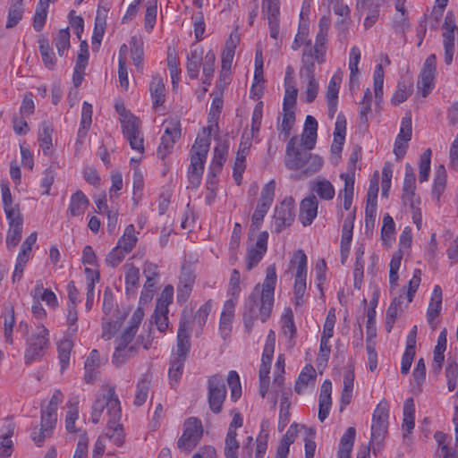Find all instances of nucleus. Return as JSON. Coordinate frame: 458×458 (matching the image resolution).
Segmentation results:
<instances>
[{
    "mask_svg": "<svg viewBox=\"0 0 458 458\" xmlns=\"http://www.w3.org/2000/svg\"><path fill=\"white\" fill-rule=\"evenodd\" d=\"M276 281V266L269 265L262 284L255 285L245 302L243 323L248 333L251 331L256 320L266 322L269 318L274 306Z\"/></svg>",
    "mask_w": 458,
    "mask_h": 458,
    "instance_id": "nucleus-1",
    "label": "nucleus"
},
{
    "mask_svg": "<svg viewBox=\"0 0 458 458\" xmlns=\"http://www.w3.org/2000/svg\"><path fill=\"white\" fill-rule=\"evenodd\" d=\"M211 126L203 129V137L198 136L191 149V164L188 169V180L192 188L200 184L204 165L210 146Z\"/></svg>",
    "mask_w": 458,
    "mask_h": 458,
    "instance_id": "nucleus-2",
    "label": "nucleus"
},
{
    "mask_svg": "<svg viewBox=\"0 0 458 458\" xmlns=\"http://www.w3.org/2000/svg\"><path fill=\"white\" fill-rule=\"evenodd\" d=\"M104 412H106L107 420L114 421L122 418L120 400L114 386L105 388L103 393L94 401L91 407V422L98 424L101 420Z\"/></svg>",
    "mask_w": 458,
    "mask_h": 458,
    "instance_id": "nucleus-3",
    "label": "nucleus"
},
{
    "mask_svg": "<svg viewBox=\"0 0 458 458\" xmlns=\"http://www.w3.org/2000/svg\"><path fill=\"white\" fill-rule=\"evenodd\" d=\"M143 317L144 311L139 307L131 318L129 327L124 329L121 336L117 339V345L113 355V362L116 365L123 364L126 358L133 356L136 352V345L138 344L139 340H137V343L134 345L128 346V344L132 341L135 334L137 333Z\"/></svg>",
    "mask_w": 458,
    "mask_h": 458,
    "instance_id": "nucleus-4",
    "label": "nucleus"
},
{
    "mask_svg": "<svg viewBox=\"0 0 458 458\" xmlns=\"http://www.w3.org/2000/svg\"><path fill=\"white\" fill-rule=\"evenodd\" d=\"M307 263L308 259L302 250H299L293 253L291 264L296 266V273L294 276L293 301L296 308L302 306L305 302Z\"/></svg>",
    "mask_w": 458,
    "mask_h": 458,
    "instance_id": "nucleus-5",
    "label": "nucleus"
},
{
    "mask_svg": "<svg viewBox=\"0 0 458 458\" xmlns=\"http://www.w3.org/2000/svg\"><path fill=\"white\" fill-rule=\"evenodd\" d=\"M203 435V426L199 419L188 418L182 427V435L177 441V446L181 451L191 452L196 447Z\"/></svg>",
    "mask_w": 458,
    "mask_h": 458,
    "instance_id": "nucleus-6",
    "label": "nucleus"
},
{
    "mask_svg": "<svg viewBox=\"0 0 458 458\" xmlns=\"http://www.w3.org/2000/svg\"><path fill=\"white\" fill-rule=\"evenodd\" d=\"M121 123L123 136L129 141L131 149L142 155L144 153V137L140 119L132 114H125Z\"/></svg>",
    "mask_w": 458,
    "mask_h": 458,
    "instance_id": "nucleus-7",
    "label": "nucleus"
},
{
    "mask_svg": "<svg viewBox=\"0 0 458 458\" xmlns=\"http://www.w3.org/2000/svg\"><path fill=\"white\" fill-rule=\"evenodd\" d=\"M49 346L48 330L40 326L37 334L31 335L27 341V347L24 353V360L27 365L44 356L45 351Z\"/></svg>",
    "mask_w": 458,
    "mask_h": 458,
    "instance_id": "nucleus-8",
    "label": "nucleus"
},
{
    "mask_svg": "<svg viewBox=\"0 0 458 458\" xmlns=\"http://www.w3.org/2000/svg\"><path fill=\"white\" fill-rule=\"evenodd\" d=\"M226 397V387L221 375H214L208 381V399L210 410L219 413Z\"/></svg>",
    "mask_w": 458,
    "mask_h": 458,
    "instance_id": "nucleus-9",
    "label": "nucleus"
},
{
    "mask_svg": "<svg viewBox=\"0 0 458 458\" xmlns=\"http://www.w3.org/2000/svg\"><path fill=\"white\" fill-rule=\"evenodd\" d=\"M437 73V56L432 54L427 57L417 83L418 90L426 98L435 86Z\"/></svg>",
    "mask_w": 458,
    "mask_h": 458,
    "instance_id": "nucleus-10",
    "label": "nucleus"
},
{
    "mask_svg": "<svg viewBox=\"0 0 458 458\" xmlns=\"http://www.w3.org/2000/svg\"><path fill=\"white\" fill-rule=\"evenodd\" d=\"M297 137H292L287 143L284 164L291 170H300L310 156V149L303 147H296Z\"/></svg>",
    "mask_w": 458,
    "mask_h": 458,
    "instance_id": "nucleus-11",
    "label": "nucleus"
},
{
    "mask_svg": "<svg viewBox=\"0 0 458 458\" xmlns=\"http://www.w3.org/2000/svg\"><path fill=\"white\" fill-rule=\"evenodd\" d=\"M358 157V152H352L350 156L347 173L340 174V178L344 182V187L339 196L342 194L344 196V208L345 210H349L352 203L354 191V171Z\"/></svg>",
    "mask_w": 458,
    "mask_h": 458,
    "instance_id": "nucleus-12",
    "label": "nucleus"
},
{
    "mask_svg": "<svg viewBox=\"0 0 458 458\" xmlns=\"http://www.w3.org/2000/svg\"><path fill=\"white\" fill-rule=\"evenodd\" d=\"M294 200L293 198L284 199L276 207L274 214V225L276 233L290 226L294 221Z\"/></svg>",
    "mask_w": 458,
    "mask_h": 458,
    "instance_id": "nucleus-13",
    "label": "nucleus"
},
{
    "mask_svg": "<svg viewBox=\"0 0 458 458\" xmlns=\"http://www.w3.org/2000/svg\"><path fill=\"white\" fill-rule=\"evenodd\" d=\"M388 410L385 404L379 403L373 412L371 424V441H383L388 425Z\"/></svg>",
    "mask_w": 458,
    "mask_h": 458,
    "instance_id": "nucleus-14",
    "label": "nucleus"
},
{
    "mask_svg": "<svg viewBox=\"0 0 458 458\" xmlns=\"http://www.w3.org/2000/svg\"><path fill=\"white\" fill-rule=\"evenodd\" d=\"M268 233L264 231L261 232L257 238L254 244L250 245L247 249L246 255V268L250 271L255 267L259 261L263 259L267 250Z\"/></svg>",
    "mask_w": 458,
    "mask_h": 458,
    "instance_id": "nucleus-15",
    "label": "nucleus"
},
{
    "mask_svg": "<svg viewBox=\"0 0 458 458\" xmlns=\"http://www.w3.org/2000/svg\"><path fill=\"white\" fill-rule=\"evenodd\" d=\"M262 15L268 21L270 37L276 39L279 35L280 0H262Z\"/></svg>",
    "mask_w": 458,
    "mask_h": 458,
    "instance_id": "nucleus-16",
    "label": "nucleus"
},
{
    "mask_svg": "<svg viewBox=\"0 0 458 458\" xmlns=\"http://www.w3.org/2000/svg\"><path fill=\"white\" fill-rule=\"evenodd\" d=\"M181 137V126L179 122L172 123L166 127L157 148V155L159 158H165L174 148L175 141Z\"/></svg>",
    "mask_w": 458,
    "mask_h": 458,
    "instance_id": "nucleus-17",
    "label": "nucleus"
},
{
    "mask_svg": "<svg viewBox=\"0 0 458 458\" xmlns=\"http://www.w3.org/2000/svg\"><path fill=\"white\" fill-rule=\"evenodd\" d=\"M57 420V413L42 409L41 410V424L38 433L32 432L31 437L35 444L40 446L47 437L53 434Z\"/></svg>",
    "mask_w": 458,
    "mask_h": 458,
    "instance_id": "nucleus-18",
    "label": "nucleus"
},
{
    "mask_svg": "<svg viewBox=\"0 0 458 458\" xmlns=\"http://www.w3.org/2000/svg\"><path fill=\"white\" fill-rule=\"evenodd\" d=\"M195 274L190 267H182L177 285V301L185 303L193 289Z\"/></svg>",
    "mask_w": 458,
    "mask_h": 458,
    "instance_id": "nucleus-19",
    "label": "nucleus"
},
{
    "mask_svg": "<svg viewBox=\"0 0 458 458\" xmlns=\"http://www.w3.org/2000/svg\"><path fill=\"white\" fill-rule=\"evenodd\" d=\"M342 77L340 74H334L327 85L326 98L328 106V116L333 119L337 111L338 94Z\"/></svg>",
    "mask_w": 458,
    "mask_h": 458,
    "instance_id": "nucleus-20",
    "label": "nucleus"
},
{
    "mask_svg": "<svg viewBox=\"0 0 458 458\" xmlns=\"http://www.w3.org/2000/svg\"><path fill=\"white\" fill-rule=\"evenodd\" d=\"M318 201L315 195L303 199L300 205L299 219L304 226L311 225L318 215Z\"/></svg>",
    "mask_w": 458,
    "mask_h": 458,
    "instance_id": "nucleus-21",
    "label": "nucleus"
},
{
    "mask_svg": "<svg viewBox=\"0 0 458 458\" xmlns=\"http://www.w3.org/2000/svg\"><path fill=\"white\" fill-rule=\"evenodd\" d=\"M191 328L189 322L181 319L177 332L176 355L179 358L186 359L191 348L190 342Z\"/></svg>",
    "mask_w": 458,
    "mask_h": 458,
    "instance_id": "nucleus-22",
    "label": "nucleus"
},
{
    "mask_svg": "<svg viewBox=\"0 0 458 458\" xmlns=\"http://www.w3.org/2000/svg\"><path fill=\"white\" fill-rule=\"evenodd\" d=\"M405 0H395L394 7L397 13L393 19L392 27L396 34L404 35L411 29V23L404 7Z\"/></svg>",
    "mask_w": 458,
    "mask_h": 458,
    "instance_id": "nucleus-23",
    "label": "nucleus"
},
{
    "mask_svg": "<svg viewBox=\"0 0 458 458\" xmlns=\"http://www.w3.org/2000/svg\"><path fill=\"white\" fill-rule=\"evenodd\" d=\"M318 55V54L315 52L311 41H309L302 51L300 72H315V64H321L326 61V54H323L321 61Z\"/></svg>",
    "mask_w": 458,
    "mask_h": 458,
    "instance_id": "nucleus-24",
    "label": "nucleus"
},
{
    "mask_svg": "<svg viewBox=\"0 0 458 458\" xmlns=\"http://www.w3.org/2000/svg\"><path fill=\"white\" fill-rule=\"evenodd\" d=\"M120 420H107L104 432L103 439H109L114 445L123 446L125 441V433L123 427L119 423Z\"/></svg>",
    "mask_w": 458,
    "mask_h": 458,
    "instance_id": "nucleus-25",
    "label": "nucleus"
},
{
    "mask_svg": "<svg viewBox=\"0 0 458 458\" xmlns=\"http://www.w3.org/2000/svg\"><path fill=\"white\" fill-rule=\"evenodd\" d=\"M203 59V48L196 44L191 46L190 54L187 56V72L191 79L199 77L200 63Z\"/></svg>",
    "mask_w": 458,
    "mask_h": 458,
    "instance_id": "nucleus-26",
    "label": "nucleus"
},
{
    "mask_svg": "<svg viewBox=\"0 0 458 458\" xmlns=\"http://www.w3.org/2000/svg\"><path fill=\"white\" fill-rule=\"evenodd\" d=\"M89 205L87 196L81 191H77L71 196L67 216L69 218L82 216Z\"/></svg>",
    "mask_w": 458,
    "mask_h": 458,
    "instance_id": "nucleus-27",
    "label": "nucleus"
},
{
    "mask_svg": "<svg viewBox=\"0 0 458 458\" xmlns=\"http://www.w3.org/2000/svg\"><path fill=\"white\" fill-rule=\"evenodd\" d=\"M301 83L305 87V101L312 103L318 93V82L315 77V72H299Z\"/></svg>",
    "mask_w": 458,
    "mask_h": 458,
    "instance_id": "nucleus-28",
    "label": "nucleus"
},
{
    "mask_svg": "<svg viewBox=\"0 0 458 458\" xmlns=\"http://www.w3.org/2000/svg\"><path fill=\"white\" fill-rule=\"evenodd\" d=\"M149 92L153 107L157 108L163 106L165 101V86L164 79L160 75L152 76L149 83Z\"/></svg>",
    "mask_w": 458,
    "mask_h": 458,
    "instance_id": "nucleus-29",
    "label": "nucleus"
},
{
    "mask_svg": "<svg viewBox=\"0 0 458 458\" xmlns=\"http://www.w3.org/2000/svg\"><path fill=\"white\" fill-rule=\"evenodd\" d=\"M101 366V359L97 350H92L84 365V378L87 383H93Z\"/></svg>",
    "mask_w": 458,
    "mask_h": 458,
    "instance_id": "nucleus-30",
    "label": "nucleus"
},
{
    "mask_svg": "<svg viewBox=\"0 0 458 458\" xmlns=\"http://www.w3.org/2000/svg\"><path fill=\"white\" fill-rule=\"evenodd\" d=\"M316 370L311 365H306L296 380L294 390L297 394H303L310 385L314 386Z\"/></svg>",
    "mask_w": 458,
    "mask_h": 458,
    "instance_id": "nucleus-31",
    "label": "nucleus"
},
{
    "mask_svg": "<svg viewBox=\"0 0 458 458\" xmlns=\"http://www.w3.org/2000/svg\"><path fill=\"white\" fill-rule=\"evenodd\" d=\"M53 126L48 122H43L40 124L38 130V140L39 142V147L41 148L45 156H49L52 152V133H53Z\"/></svg>",
    "mask_w": 458,
    "mask_h": 458,
    "instance_id": "nucleus-32",
    "label": "nucleus"
},
{
    "mask_svg": "<svg viewBox=\"0 0 458 458\" xmlns=\"http://www.w3.org/2000/svg\"><path fill=\"white\" fill-rule=\"evenodd\" d=\"M415 188H416V178L415 174L413 172V168L410 164H406L405 166V176L403 181V200L404 204H407L408 201H411L415 196Z\"/></svg>",
    "mask_w": 458,
    "mask_h": 458,
    "instance_id": "nucleus-33",
    "label": "nucleus"
},
{
    "mask_svg": "<svg viewBox=\"0 0 458 458\" xmlns=\"http://www.w3.org/2000/svg\"><path fill=\"white\" fill-rule=\"evenodd\" d=\"M312 191L323 200H331L335 195V187L327 179H318L310 183Z\"/></svg>",
    "mask_w": 458,
    "mask_h": 458,
    "instance_id": "nucleus-34",
    "label": "nucleus"
},
{
    "mask_svg": "<svg viewBox=\"0 0 458 458\" xmlns=\"http://www.w3.org/2000/svg\"><path fill=\"white\" fill-rule=\"evenodd\" d=\"M415 406L412 398H408L403 404V437L411 434L414 428Z\"/></svg>",
    "mask_w": 458,
    "mask_h": 458,
    "instance_id": "nucleus-35",
    "label": "nucleus"
},
{
    "mask_svg": "<svg viewBox=\"0 0 458 458\" xmlns=\"http://www.w3.org/2000/svg\"><path fill=\"white\" fill-rule=\"evenodd\" d=\"M229 145L227 142H221L214 148V156L209 169L215 173H220L226 161Z\"/></svg>",
    "mask_w": 458,
    "mask_h": 458,
    "instance_id": "nucleus-36",
    "label": "nucleus"
},
{
    "mask_svg": "<svg viewBox=\"0 0 458 458\" xmlns=\"http://www.w3.org/2000/svg\"><path fill=\"white\" fill-rule=\"evenodd\" d=\"M23 0H12L8 11L6 28L15 27L23 17Z\"/></svg>",
    "mask_w": 458,
    "mask_h": 458,
    "instance_id": "nucleus-37",
    "label": "nucleus"
},
{
    "mask_svg": "<svg viewBox=\"0 0 458 458\" xmlns=\"http://www.w3.org/2000/svg\"><path fill=\"white\" fill-rule=\"evenodd\" d=\"M447 182V173L444 165L437 167L434 182L432 186V195L439 199L440 196L445 191Z\"/></svg>",
    "mask_w": 458,
    "mask_h": 458,
    "instance_id": "nucleus-38",
    "label": "nucleus"
},
{
    "mask_svg": "<svg viewBox=\"0 0 458 458\" xmlns=\"http://www.w3.org/2000/svg\"><path fill=\"white\" fill-rule=\"evenodd\" d=\"M138 241L135 235V227L133 225L126 226L123 236L119 239L117 247L122 249L124 252L130 253L136 245Z\"/></svg>",
    "mask_w": 458,
    "mask_h": 458,
    "instance_id": "nucleus-39",
    "label": "nucleus"
},
{
    "mask_svg": "<svg viewBox=\"0 0 458 458\" xmlns=\"http://www.w3.org/2000/svg\"><path fill=\"white\" fill-rule=\"evenodd\" d=\"M33 297L45 301L51 308H55L58 304L56 295L50 289L44 288L41 281H37Z\"/></svg>",
    "mask_w": 458,
    "mask_h": 458,
    "instance_id": "nucleus-40",
    "label": "nucleus"
},
{
    "mask_svg": "<svg viewBox=\"0 0 458 458\" xmlns=\"http://www.w3.org/2000/svg\"><path fill=\"white\" fill-rule=\"evenodd\" d=\"M355 435H356V430L353 427H350L346 429V431L341 437L337 456L351 457V452L353 447Z\"/></svg>",
    "mask_w": 458,
    "mask_h": 458,
    "instance_id": "nucleus-41",
    "label": "nucleus"
},
{
    "mask_svg": "<svg viewBox=\"0 0 458 458\" xmlns=\"http://www.w3.org/2000/svg\"><path fill=\"white\" fill-rule=\"evenodd\" d=\"M434 438L437 443V452H441L443 458H457L456 453L449 447L450 437L447 434L442 431H436Z\"/></svg>",
    "mask_w": 458,
    "mask_h": 458,
    "instance_id": "nucleus-42",
    "label": "nucleus"
},
{
    "mask_svg": "<svg viewBox=\"0 0 458 458\" xmlns=\"http://www.w3.org/2000/svg\"><path fill=\"white\" fill-rule=\"evenodd\" d=\"M215 62L216 55L212 50H209L204 57L202 69V84L205 86H209L211 84L213 74L215 72Z\"/></svg>",
    "mask_w": 458,
    "mask_h": 458,
    "instance_id": "nucleus-43",
    "label": "nucleus"
},
{
    "mask_svg": "<svg viewBox=\"0 0 458 458\" xmlns=\"http://www.w3.org/2000/svg\"><path fill=\"white\" fill-rule=\"evenodd\" d=\"M92 113L91 104L85 101L82 105L81 124L78 130L79 138L86 137L92 123Z\"/></svg>",
    "mask_w": 458,
    "mask_h": 458,
    "instance_id": "nucleus-44",
    "label": "nucleus"
},
{
    "mask_svg": "<svg viewBox=\"0 0 458 458\" xmlns=\"http://www.w3.org/2000/svg\"><path fill=\"white\" fill-rule=\"evenodd\" d=\"M39 43V52L42 57V62L44 65L49 69L53 70L55 66L56 59L55 57V53L53 49L50 47L48 41L45 38L40 39Z\"/></svg>",
    "mask_w": 458,
    "mask_h": 458,
    "instance_id": "nucleus-45",
    "label": "nucleus"
},
{
    "mask_svg": "<svg viewBox=\"0 0 458 458\" xmlns=\"http://www.w3.org/2000/svg\"><path fill=\"white\" fill-rule=\"evenodd\" d=\"M282 331L284 336L292 340L296 335V327L293 320V314L291 309L284 310L281 318Z\"/></svg>",
    "mask_w": 458,
    "mask_h": 458,
    "instance_id": "nucleus-46",
    "label": "nucleus"
},
{
    "mask_svg": "<svg viewBox=\"0 0 458 458\" xmlns=\"http://www.w3.org/2000/svg\"><path fill=\"white\" fill-rule=\"evenodd\" d=\"M72 349V343L71 340L64 339L58 344V359L61 366V372L63 373L70 364V356Z\"/></svg>",
    "mask_w": 458,
    "mask_h": 458,
    "instance_id": "nucleus-47",
    "label": "nucleus"
},
{
    "mask_svg": "<svg viewBox=\"0 0 458 458\" xmlns=\"http://www.w3.org/2000/svg\"><path fill=\"white\" fill-rule=\"evenodd\" d=\"M49 3L46 0H39L33 19V27L35 30L40 31L46 22Z\"/></svg>",
    "mask_w": 458,
    "mask_h": 458,
    "instance_id": "nucleus-48",
    "label": "nucleus"
},
{
    "mask_svg": "<svg viewBox=\"0 0 458 458\" xmlns=\"http://www.w3.org/2000/svg\"><path fill=\"white\" fill-rule=\"evenodd\" d=\"M360 60V51L358 47H352L350 51L349 56V69H350V83L353 85L358 82L359 68L358 64Z\"/></svg>",
    "mask_w": 458,
    "mask_h": 458,
    "instance_id": "nucleus-49",
    "label": "nucleus"
},
{
    "mask_svg": "<svg viewBox=\"0 0 458 458\" xmlns=\"http://www.w3.org/2000/svg\"><path fill=\"white\" fill-rule=\"evenodd\" d=\"M356 262L355 267L353 270V276H354V287L360 289V284L363 278V269H364V261H363V255H364V247L360 245L357 248L356 252Z\"/></svg>",
    "mask_w": 458,
    "mask_h": 458,
    "instance_id": "nucleus-50",
    "label": "nucleus"
},
{
    "mask_svg": "<svg viewBox=\"0 0 458 458\" xmlns=\"http://www.w3.org/2000/svg\"><path fill=\"white\" fill-rule=\"evenodd\" d=\"M412 93V83L404 81H399L397 89L392 97L391 102L393 105L397 106L404 102L408 97Z\"/></svg>",
    "mask_w": 458,
    "mask_h": 458,
    "instance_id": "nucleus-51",
    "label": "nucleus"
},
{
    "mask_svg": "<svg viewBox=\"0 0 458 458\" xmlns=\"http://www.w3.org/2000/svg\"><path fill=\"white\" fill-rule=\"evenodd\" d=\"M323 159L319 156L310 154L309 157L304 162L303 166H301L300 170L306 176L312 175L320 171L323 166Z\"/></svg>",
    "mask_w": 458,
    "mask_h": 458,
    "instance_id": "nucleus-52",
    "label": "nucleus"
},
{
    "mask_svg": "<svg viewBox=\"0 0 458 458\" xmlns=\"http://www.w3.org/2000/svg\"><path fill=\"white\" fill-rule=\"evenodd\" d=\"M237 436L226 434L225 438L224 455L225 458H239L240 442Z\"/></svg>",
    "mask_w": 458,
    "mask_h": 458,
    "instance_id": "nucleus-53",
    "label": "nucleus"
},
{
    "mask_svg": "<svg viewBox=\"0 0 458 458\" xmlns=\"http://www.w3.org/2000/svg\"><path fill=\"white\" fill-rule=\"evenodd\" d=\"M21 224H14L9 225V230L6 236V246L9 250H13L21 239L22 233Z\"/></svg>",
    "mask_w": 458,
    "mask_h": 458,
    "instance_id": "nucleus-54",
    "label": "nucleus"
},
{
    "mask_svg": "<svg viewBox=\"0 0 458 458\" xmlns=\"http://www.w3.org/2000/svg\"><path fill=\"white\" fill-rule=\"evenodd\" d=\"M431 162V149H426L420 156L419 165V179L420 182H426L428 179L430 172Z\"/></svg>",
    "mask_w": 458,
    "mask_h": 458,
    "instance_id": "nucleus-55",
    "label": "nucleus"
},
{
    "mask_svg": "<svg viewBox=\"0 0 458 458\" xmlns=\"http://www.w3.org/2000/svg\"><path fill=\"white\" fill-rule=\"evenodd\" d=\"M275 344L276 334L273 330H269L267 335L266 344L262 353L261 363L264 364L265 362L266 364H271L275 352Z\"/></svg>",
    "mask_w": 458,
    "mask_h": 458,
    "instance_id": "nucleus-56",
    "label": "nucleus"
},
{
    "mask_svg": "<svg viewBox=\"0 0 458 458\" xmlns=\"http://www.w3.org/2000/svg\"><path fill=\"white\" fill-rule=\"evenodd\" d=\"M446 329L444 328L438 336L437 344L434 350V362L437 363L438 369L441 368L442 362L444 361V352L446 349Z\"/></svg>",
    "mask_w": 458,
    "mask_h": 458,
    "instance_id": "nucleus-57",
    "label": "nucleus"
},
{
    "mask_svg": "<svg viewBox=\"0 0 458 458\" xmlns=\"http://www.w3.org/2000/svg\"><path fill=\"white\" fill-rule=\"evenodd\" d=\"M126 272H125V289L127 292L133 290L138 284L140 281V269L133 265H126Z\"/></svg>",
    "mask_w": 458,
    "mask_h": 458,
    "instance_id": "nucleus-58",
    "label": "nucleus"
},
{
    "mask_svg": "<svg viewBox=\"0 0 458 458\" xmlns=\"http://www.w3.org/2000/svg\"><path fill=\"white\" fill-rule=\"evenodd\" d=\"M55 46L60 56L64 55L65 50L70 47V31L69 29L60 30L54 38Z\"/></svg>",
    "mask_w": 458,
    "mask_h": 458,
    "instance_id": "nucleus-59",
    "label": "nucleus"
},
{
    "mask_svg": "<svg viewBox=\"0 0 458 458\" xmlns=\"http://www.w3.org/2000/svg\"><path fill=\"white\" fill-rule=\"evenodd\" d=\"M227 384L231 388V398L233 402H236L242 395L240 377L236 371L231 370L228 373Z\"/></svg>",
    "mask_w": 458,
    "mask_h": 458,
    "instance_id": "nucleus-60",
    "label": "nucleus"
},
{
    "mask_svg": "<svg viewBox=\"0 0 458 458\" xmlns=\"http://www.w3.org/2000/svg\"><path fill=\"white\" fill-rule=\"evenodd\" d=\"M372 95L369 89H367L364 92L363 98L359 103L360 111L359 118L361 123L365 124L368 122V114L371 111Z\"/></svg>",
    "mask_w": 458,
    "mask_h": 458,
    "instance_id": "nucleus-61",
    "label": "nucleus"
},
{
    "mask_svg": "<svg viewBox=\"0 0 458 458\" xmlns=\"http://www.w3.org/2000/svg\"><path fill=\"white\" fill-rule=\"evenodd\" d=\"M443 45L445 48V62L449 65L453 62L454 53V32H443Z\"/></svg>",
    "mask_w": 458,
    "mask_h": 458,
    "instance_id": "nucleus-62",
    "label": "nucleus"
},
{
    "mask_svg": "<svg viewBox=\"0 0 458 458\" xmlns=\"http://www.w3.org/2000/svg\"><path fill=\"white\" fill-rule=\"evenodd\" d=\"M394 222L388 215H385L383 218V226L381 229V238L385 244L388 245L394 237Z\"/></svg>",
    "mask_w": 458,
    "mask_h": 458,
    "instance_id": "nucleus-63",
    "label": "nucleus"
},
{
    "mask_svg": "<svg viewBox=\"0 0 458 458\" xmlns=\"http://www.w3.org/2000/svg\"><path fill=\"white\" fill-rule=\"evenodd\" d=\"M283 119L281 123L278 125V131L284 134V139L290 136L291 131L295 123L294 111H283Z\"/></svg>",
    "mask_w": 458,
    "mask_h": 458,
    "instance_id": "nucleus-64",
    "label": "nucleus"
}]
</instances>
